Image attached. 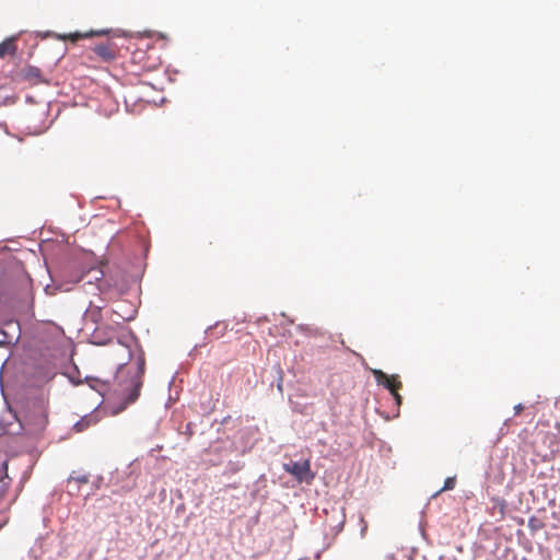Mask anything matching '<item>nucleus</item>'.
I'll return each instance as SVG.
<instances>
[{
	"label": "nucleus",
	"mask_w": 560,
	"mask_h": 560,
	"mask_svg": "<svg viewBox=\"0 0 560 560\" xmlns=\"http://www.w3.org/2000/svg\"><path fill=\"white\" fill-rule=\"evenodd\" d=\"M145 371V360L139 355L136 365L121 364L114 377V394L121 402V408L133 404L140 396Z\"/></svg>",
	"instance_id": "nucleus-1"
},
{
	"label": "nucleus",
	"mask_w": 560,
	"mask_h": 560,
	"mask_svg": "<svg viewBox=\"0 0 560 560\" xmlns=\"http://www.w3.org/2000/svg\"><path fill=\"white\" fill-rule=\"evenodd\" d=\"M130 61L140 71L145 72L156 70L162 63L158 49L152 45H145V47H137L131 52Z\"/></svg>",
	"instance_id": "nucleus-2"
},
{
	"label": "nucleus",
	"mask_w": 560,
	"mask_h": 560,
	"mask_svg": "<svg viewBox=\"0 0 560 560\" xmlns=\"http://www.w3.org/2000/svg\"><path fill=\"white\" fill-rule=\"evenodd\" d=\"M48 423L47 407L43 401L34 402L24 415V428L34 434H38Z\"/></svg>",
	"instance_id": "nucleus-3"
},
{
	"label": "nucleus",
	"mask_w": 560,
	"mask_h": 560,
	"mask_svg": "<svg viewBox=\"0 0 560 560\" xmlns=\"http://www.w3.org/2000/svg\"><path fill=\"white\" fill-rule=\"evenodd\" d=\"M285 471L294 476L299 482H311L314 475L311 471V463L308 459L304 462H291L283 465Z\"/></svg>",
	"instance_id": "nucleus-4"
},
{
	"label": "nucleus",
	"mask_w": 560,
	"mask_h": 560,
	"mask_svg": "<svg viewBox=\"0 0 560 560\" xmlns=\"http://www.w3.org/2000/svg\"><path fill=\"white\" fill-rule=\"evenodd\" d=\"M373 375L377 384L386 387L390 394H396L402 387L398 375H387L381 370H374Z\"/></svg>",
	"instance_id": "nucleus-5"
},
{
	"label": "nucleus",
	"mask_w": 560,
	"mask_h": 560,
	"mask_svg": "<svg viewBox=\"0 0 560 560\" xmlns=\"http://www.w3.org/2000/svg\"><path fill=\"white\" fill-rule=\"evenodd\" d=\"M93 54L104 62H110L117 58V46L113 42L97 44L92 48Z\"/></svg>",
	"instance_id": "nucleus-6"
},
{
	"label": "nucleus",
	"mask_w": 560,
	"mask_h": 560,
	"mask_svg": "<svg viewBox=\"0 0 560 560\" xmlns=\"http://www.w3.org/2000/svg\"><path fill=\"white\" fill-rule=\"evenodd\" d=\"M20 78L28 82L32 85H37L39 83H47V80L44 78L39 68L34 66H26L19 72Z\"/></svg>",
	"instance_id": "nucleus-7"
},
{
	"label": "nucleus",
	"mask_w": 560,
	"mask_h": 560,
	"mask_svg": "<svg viewBox=\"0 0 560 560\" xmlns=\"http://www.w3.org/2000/svg\"><path fill=\"white\" fill-rule=\"evenodd\" d=\"M114 336L115 331L110 326L97 325L91 334V340L93 343L102 346L108 343Z\"/></svg>",
	"instance_id": "nucleus-8"
},
{
	"label": "nucleus",
	"mask_w": 560,
	"mask_h": 560,
	"mask_svg": "<svg viewBox=\"0 0 560 560\" xmlns=\"http://www.w3.org/2000/svg\"><path fill=\"white\" fill-rule=\"evenodd\" d=\"M16 38L9 37L0 43V58H4L5 56H14L16 54Z\"/></svg>",
	"instance_id": "nucleus-9"
},
{
	"label": "nucleus",
	"mask_w": 560,
	"mask_h": 560,
	"mask_svg": "<svg viewBox=\"0 0 560 560\" xmlns=\"http://www.w3.org/2000/svg\"><path fill=\"white\" fill-rule=\"evenodd\" d=\"M102 318V308L100 306L90 305L85 311V319L94 324H98Z\"/></svg>",
	"instance_id": "nucleus-10"
},
{
	"label": "nucleus",
	"mask_w": 560,
	"mask_h": 560,
	"mask_svg": "<svg viewBox=\"0 0 560 560\" xmlns=\"http://www.w3.org/2000/svg\"><path fill=\"white\" fill-rule=\"evenodd\" d=\"M4 90V86L0 85V106H7L14 104L16 101L15 96H9V95H2V91Z\"/></svg>",
	"instance_id": "nucleus-11"
},
{
	"label": "nucleus",
	"mask_w": 560,
	"mask_h": 560,
	"mask_svg": "<svg viewBox=\"0 0 560 560\" xmlns=\"http://www.w3.org/2000/svg\"><path fill=\"white\" fill-rule=\"evenodd\" d=\"M91 424L90 420H88L86 418H83L81 419L80 421H78L74 425H73V429L77 431V432H82L84 431L86 428H89Z\"/></svg>",
	"instance_id": "nucleus-12"
},
{
	"label": "nucleus",
	"mask_w": 560,
	"mask_h": 560,
	"mask_svg": "<svg viewBox=\"0 0 560 560\" xmlns=\"http://www.w3.org/2000/svg\"><path fill=\"white\" fill-rule=\"evenodd\" d=\"M455 483H456V479H455V477H448V478H446V480L444 481V486H443V488L441 489V491H445V490H452V489H454Z\"/></svg>",
	"instance_id": "nucleus-13"
},
{
	"label": "nucleus",
	"mask_w": 560,
	"mask_h": 560,
	"mask_svg": "<svg viewBox=\"0 0 560 560\" xmlns=\"http://www.w3.org/2000/svg\"><path fill=\"white\" fill-rule=\"evenodd\" d=\"M69 483H72V482H77V483H88L89 482V478L88 476H80V477H70L69 480H68Z\"/></svg>",
	"instance_id": "nucleus-14"
},
{
	"label": "nucleus",
	"mask_w": 560,
	"mask_h": 560,
	"mask_svg": "<svg viewBox=\"0 0 560 560\" xmlns=\"http://www.w3.org/2000/svg\"><path fill=\"white\" fill-rule=\"evenodd\" d=\"M89 36L88 34H81V33H74V34H69L67 36H63V38H70L72 42H75L78 39H81L83 37H86Z\"/></svg>",
	"instance_id": "nucleus-15"
},
{
	"label": "nucleus",
	"mask_w": 560,
	"mask_h": 560,
	"mask_svg": "<svg viewBox=\"0 0 560 560\" xmlns=\"http://www.w3.org/2000/svg\"><path fill=\"white\" fill-rule=\"evenodd\" d=\"M228 468L232 474H236L237 471L241 470L242 465H240L238 463H229Z\"/></svg>",
	"instance_id": "nucleus-16"
},
{
	"label": "nucleus",
	"mask_w": 560,
	"mask_h": 560,
	"mask_svg": "<svg viewBox=\"0 0 560 560\" xmlns=\"http://www.w3.org/2000/svg\"><path fill=\"white\" fill-rule=\"evenodd\" d=\"M392 395L394 396L396 404H397V405H400V404H401L402 398H401V396L399 395V393H398V392H396V394H392Z\"/></svg>",
	"instance_id": "nucleus-17"
},
{
	"label": "nucleus",
	"mask_w": 560,
	"mask_h": 560,
	"mask_svg": "<svg viewBox=\"0 0 560 560\" xmlns=\"http://www.w3.org/2000/svg\"><path fill=\"white\" fill-rule=\"evenodd\" d=\"M515 413L518 415L523 410V406L521 404L514 407Z\"/></svg>",
	"instance_id": "nucleus-18"
},
{
	"label": "nucleus",
	"mask_w": 560,
	"mask_h": 560,
	"mask_svg": "<svg viewBox=\"0 0 560 560\" xmlns=\"http://www.w3.org/2000/svg\"><path fill=\"white\" fill-rule=\"evenodd\" d=\"M100 34H103V32H95V33L93 32V33H91V35H100Z\"/></svg>",
	"instance_id": "nucleus-19"
}]
</instances>
